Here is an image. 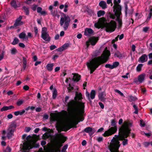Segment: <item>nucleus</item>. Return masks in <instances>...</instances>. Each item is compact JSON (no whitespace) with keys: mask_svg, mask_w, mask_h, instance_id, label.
<instances>
[{"mask_svg":"<svg viewBox=\"0 0 152 152\" xmlns=\"http://www.w3.org/2000/svg\"><path fill=\"white\" fill-rule=\"evenodd\" d=\"M99 39L98 37H93L89 39V42L93 46L95 45Z\"/></svg>","mask_w":152,"mask_h":152,"instance_id":"obj_20","label":"nucleus"},{"mask_svg":"<svg viewBox=\"0 0 152 152\" xmlns=\"http://www.w3.org/2000/svg\"><path fill=\"white\" fill-rule=\"evenodd\" d=\"M69 43H66L62 46V48L64 50L66 49L69 47Z\"/></svg>","mask_w":152,"mask_h":152,"instance_id":"obj_40","label":"nucleus"},{"mask_svg":"<svg viewBox=\"0 0 152 152\" xmlns=\"http://www.w3.org/2000/svg\"><path fill=\"white\" fill-rule=\"evenodd\" d=\"M105 66L106 68H109L111 69H113L112 65H111L110 64H105Z\"/></svg>","mask_w":152,"mask_h":152,"instance_id":"obj_49","label":"nucleus"},{"mask_svg":"<svg viewBox=\"0 0 152 152\" xmlns=\"http://www.w3.org/2000/svg\"><path fill=\"white\" fill-rule=\"evenodd\" d=\"M46 27H44L42 28L41 37L45 41L49 42L50 40L51 37L48 33Z\"/></svg>","mask_w":152,"mask_h":152,"instance_id":"obj_9","label":"nucleus"},{"mask_svg":"<svg viewBox=\"0 0 152 152\" xmlns=\"http://www.w3.org/2000/svg\"><path fill=\"white\" fill-rule=\"evenodd\" d=\"M140 122L141 126L142 127H144L145 125V124L143 122V120H140Z\"/></svg>","mask_w":152,"mask_h":152,"instance_id":"obj_53","label":"nucleus"},{"mask_svg":"<svg viewBox=\"0 0 152 152\" xmlns=\"http://www.w3.org/2000/svg\"><path fill=\"white\" fill-rule=\"evenodd\" d=\"M51 120L53 121H57L59 118V115L56 113H51L50 114Z\"/></svg>","mask_w":152,"mask_h":152,"instance_id":"obj_17","label":"nucleus"},{"mask_svg":"<svg viewBox=\"0 0 152 152\" xmlns=\"http://www.w3.org/2000/svg\"><path fill=\"white\" fill-rule=\"evenodd\" d=\"M94 33L93 30L91 28H86L84 31V34L88 36L89 34H91Z\"/></svg>","mask_w":152,"mask_h":152,"instance_id":"obj_21","label":"nucleus"},{"mask_svg":"<svg viewBox=\"0 0 152 152\" xmlns=\"http://www.w3.org/2000/svg\"><path fill=\"white\" fill-rule=\"evenodd\" d=\"M143 66V64H139L136 67V70L137 72H140L141 70V68Z\"/></svg>","mask_w":152,"mask_h":152,"instance_id":"obj_35","label":"nucleus"},{"mask_svg":"<svg viewBox=\"0 0 152 152\" xmlns=\"http://www.w3.org/2000/svg\"><path fill=\"white\" fill-rule=\"evenodd\" d=\"M8 110V106H4L1 109V111H6Z\"/></svg>","mask_w":152,"mask_h":152,"instance_id":"obj_52","label":"nucleus"},{"mask_svg":"<svg viewBox=\"0 0 152 152\" xmlns=\"http://www.w3.org/2000/svg\"><path fill=\"white\" fill-rule=\"evenodd\" d=\"M50 49L51 50H53L56 48H57V47L55 45H52L50 46Z\"/></svg>","mask_w":152,"mask_h":152,"instance_id":"obj_57","label":"nucleus"},{"mask_svg":"<svg viewBox=\"0 0 152 152\" xmlns=\"http://www.w3.org/2000/svg\"><path fill=\"white\" fill-rule=\"evenodd\" d=\"M19 37L20 39H28V37L26 36V34L24 32H22L20 33L19 35Z\"/></svg>","mask_w":152,"mask_h":152,"instance_id":"obj_24","label":"nucleus"},{"mask_svg":"<svg viewBox=\"0 0 152 152\" xmlns=\"http://www.w3.org/2000/svg\"><path fill=\"white\" fill-rule=\"evenodd\" d=\"M17 52L16 49L15 48H13L11 50V54L12 55H15Z\"/></svg>","mask_w":152,"mask_h":152,"instance_id":"obj_41","label":"nucleus"},{"mask_svg":"<svg viewBox=\"0 0 152 152\" xmlns=\"http://www.w3.org/2000/svg\"><path fill=\"white\" fill-rule=\"evenodd\" d=\"M24 102L23 100H20L18 101L16 103L17 105L18 106H20Z\"/></svg>","mask_w":152,"mask_h":152,"instance_id":"obj_48","label":"nucleus"},{"mask_svg":"<svg viewBox=\"0 0 152 152\" xmlns=\"http://www.w3.org/2000/svg\"><path fill=\"white\" fill-rule=\"evenodd\" d=\"M125 15L126 16V15H127V10L128 9V5L127 4H125Z\"/></svg>","mask_w":152,"mask_h":152,"instance_id":"obj_51","label":"nucleus"},{"mask_svg":"<svg viewBox=\"0 0 152 152\" xmlns=\"http://www.w3.org/2000/svg\"><path fill=\"white\" fill-rule=\"evenodd\" d=\"M108 16H109L110 18L113 19H114L115 18L116 16L115 14H114L111 13L110 12L108 15Z\"/></svg>","mask_w":152,"mask_h":152,"instance_id":"obj_38","label":"nucleus"},{"mask_svg":"<svg viewBox=\"0 0 152 152\" xmlns=\"http://www.w3.org/2000/svg\"><path fill=\"white\" fill-rule=\"evenodd\" d=\"M11 4L12 6L13 7L15 8H17L18 7L15 0H12L11 1Z\"/></svg>","mask_w":152,"mask_h":152,"instance_id":"obj_31","label":"nucleus"},{"mask_svg":"<svg viewBox=\"0 0 152 152\" xmlns=\"http://www.w3.org/2000/svg\"><path fill=\"white\" fill-rule=\"evenodd\" d=\"M148 59L147 55L146 54H143L139 58L138 61H140L141 63H143L147 61Z\"/></svg>","mask_w":152,"mask_h":152,"instance_id":"obj_19","label":"nucleus"},{"mask_svg":"<svg viewBox=\"0 0 152 152\" xmlns=\"http://www.w3.org/2000/svg\"><path fill=\"white\" fill-rule=\"evenodd\" d=\"M111 126H112L108 130L105 131L103 134L105 137L111 135L116 132L117 131V127L116 125L115 119H112L111 121Z\"/></svg>","mask_w":152,"mask_h":152,"instance_id":"obj_5","label":"nucleus"},{"mask_svg":"<svg viewBox=\"0 0 152 152\" xmlns=\"http://www.w3.org/2000/svg\"><path fill=\"white\" fill-rule=\"evenodd\" d=\"M14 130L13 129H11L9 132L7 134V137L8 138H10L11 137V136L14 133Z\"/></svg>","mask_w":152,"mask_h":152,"instance_id":"obj_36","label":"nucleus"},{"mask_svg":"<svg viewBox=\"0 0 152 152\" xmlns=\"http://www.w3.org/2000/svg\"><path fill=\"white\" fill-rule=\"evenodd\" d=\"M98 104H99V105L100 107L102 109H104V104L102 103L101 102H99Z\"/></svg>","mask_w":152,"mask_h":152,"instance_id":"obj_59","label":"nucleus"},{"mask_svg":"<svg viewBox=\"0 0 152 152\" xmlns=\"http://www.w3.org/2000/svg\"><path fill=\"white\" fill-rule=\"evenodd\" d=\"M97 140L99 142H102L103 140V138L102 137H99L98 138Z\"/></svg>","mask_w":152,"mask_h":152,"instance_id":"obj_61","label":"nucleus"},{"mask_svg":"<svg viewBox=\"0 0 152 152\" xmlns=\"http://www.w3.org/2000/svg\"><path fill=\"white\" fill-rule=\"evenodd\" d=\"M114 56H117L118 58L119 59H121L122 58V56L121 53L118 51H117L114 53Z\"/></svg>","mask_w":152,"mask_h":152,"instance_id":"obj_30","label":"nucleus"},{"mask_svg":"<svg viewBox=\"0 0 152 152\" xmlns=\"http://www.w3.org/2000/svg\"><path fill=\"white\" fill-rule=\"evenodd\" d=\"M39 137V136H37L36 134H33L32 137L33 139L32 144H31L30 141L25 142L23 143V150H29L32 149L33 148H38L39 146V144L36 143V142L38 140Z\"/></svg>","mask_w":152,"mask_h":152,"instance_id":"obj_4","label":"nucleus"},{"mask_svg":"<svg viewBox=\"0 0 152 152\" xmlns=\"http://www.w3.org/2000/svg\"><path fill=\"white\" fill-rule=\"evenodd\" d=\"M23 23H24L23 22H18L15 20V22L13 25V26L16 27L22 25Z\"/></svg>","mask_w":152,"mask_h":152,"instance_id":"obj_32","label":"nucleus"},{"mask_svg":"<svg viewBox=\"0 0 152 152\" xmlns=\"http://www.w3.org/2000/svg\"><path fill=\"white\" fill-rule=\"evenodd\" d=\"M96 130L95 129L90 127H88L85 128L82 131L83 132H85L86 133H88L90 136H92Z\"/></svg>","mask_w":152,"mask_h":152,"instance_id":"obj_13","label":"nucleus"},{"mask_svg":"<svg viewBox=\"0 0 152 152\" xmlns=\"http://www.w3.org/2000/svg\"><path fill=\"white\" fill-rule=\"evenodd\" d=\"M69 87L67 88V89L69 92H70L74 90V87L71 86V84L69 83Z\"/></svg>","mask_w":152,"mask_h":152,"instance_id":"obj_43","label":"nucleus"},{"mask_svg":"<svg viewBox=\"0 0 152 152\" xmlns=\"http://www.w3.org/2000/svg\"><path fill=\"white\" fill-rule=\"evenodd\" d=\"M62 14L64 16V17H61L60 20V24L61 26H62L64 23L63 27L64 30L66 31L68 28L71 21L70 19L68 16H66V15L64 13Z\"/></svg>","mask_w":152,"mask_h":152,"instance_id":"obj_7","label":"nucleus"},{"mask_svg":"<svg viewBox=\"0 0 152 152\" xmlns=\"http://www.w3.org/2000/svg\"><path fill=\"white\" fill-rule=\"evenodd\" d=\"M57 91L55 89L54 90V91L53 93V99H54L56 98V95H57Z\"/></svg>","mask_w":152,"mask_h":152,"instance_id":"obj_46","label":"nucleus"},{"mask_svg":"<svg viewBox=\"0 0 152 152\" xmlns=\"http://www.w3.org/2000/svg\"><path fill=\"white\" fill-rule=\"evenodd\" d=\"M115 91L116 92L118 93L121 96H124V94L122 93L120 91L118 90L117 89L115 90Z\"/></svg>","mask_w":152,"mask_h":152,"instance_id":"obj_47","label":"nucleus"},{"mask_svg":"<svg viewBox=\"0 0 152 152\" xmlns=\"http://www.w3.org/2000/svg\"><path fill=\"white\" fill-rule=\"evenodd\" d=\"M34 32L35 34V36H38L39 35L38 34V30L37 28V27H34Z\"/></svg>","mask_w":152,"mask_h":152,"instance_id":"obj_45","label":"nucleus"},{"mask_svg":"<svg viewBox=\"0 0 152 152\" xmlns=\"http://www.w3.org/2000/svg\"><path fill=\"white\" fill-rule=\"evenodd\" d=\"M132 125V121L127 120L124 121L123 124L119 128V136L122 138V140H124L123 141V144L125 145L128 144V140L125 138H126L129 136V134L131 133V127Z\"/></svg>","mask_w":152,"mask_h":152,"instance_id":"obj_3","label":"nucleus"},{"mask_svg":"<svg viewBox=\"0 0 152 152\" xmlns=\"http://www.w3.org/2000/svg\"><path fill=\"white\" fill-rule=\"evenodd\" d=\"M23 89L27 91L29 89V87L27 85H25L23 87Z\"/></svg>","mask_w":152,"mask_h":152,"instance_id":"obj_64","label":"nucleus"},{"mask_svg":"<svg viewBox=\"0 0 152 152\" xmlns=\"http://www.w3.org/2000/svg\"><path fill=\"white\" fill-rule=\"evenodd\" d=\"M120 16H117V19H116V20H117L118 21L119 25H118V28H120L122 26V20L121 19H120Z\"/></svg>","mask_w":152,"mask_h":152,"instance_id":"obj_28","label":"nucleus"},{"mask_svg":"<svg viewBox=\"0 0 152 152\" xmlns=\"http://www.w3.org/2000/svg\"><path fill=\"white\" fill-rule=\"evenodd\" d=\"M128 96V99L130 102L135 101L137 100V98L136 97L132 95H129Z\"/></svg>","mask_w":152,"mask_h":152,"instance_id":"obj_23","label":"nucleus"},{"mask_svg":"<svg viewBox=\"0 0 152 152\" xmlns=\"http://www.w3.org/2000/svg\"><path fill=\"white\" fill-rule=\"evenodd\" d=\"M104 26L106 32L111 33L115 31L116 28V23L114 20H111L109 23H105Z\"/></svg>","mask_w":152,"mask_h":152,"instance_id":"obj_6","label":"nucleus"},{"mask_svg":"<svg viewBox=\"0 0 152 152\" xmlns=\"http://www.w3.org/2000/svg\"><path fill=\"white\" fill-rule=\"evenodd\" d=\"M96 94V91L94 90H92L91 91L90 94L88 91H86V97L90 102L91 103L92 102V101L91 99H94Z\"/></svg>","mask_w":152,"mask_h":152,"instance_id":"obj_11","label":"nucleus"},{"mask_svg":"<svg viewBox=\"0 0 152 152\" xmlns=\"http://www.w3.org/2000/svg\"><path fill=\"white\" fill-rule=\"evenodd\" d=\"M54 139L58 142V145H62L66 141L67 138L64 136L61 133H56L55 134V136H54Z\"/></svg>","mask_w":152,"mask_h":152,"instance_id":"obj_8","label":"nucleus"},{"mask_svg":"<svg viewBox=\"0 0 152 152\" xmlns=\"http://www.w3.org/2000/svg\"><path fill=\"white\" fill-rule=\"evenodd\" d=\"M82 99L81 93L76 91L74 99L70 100L66 104L68 112L77 120L74 124L75 128L77 127L76 125L79 122L84 120V118L82 116L84 113L85 106L84 103L82 102Z\"/></svg>","mask_w":152,"mask_h":152,"instance_id":"obj_1","label":"nucleus"},{"mask_svg":"<svg viewBox=\"0 0 152 152\" xmlns=\"http://www.w3.org/2000/svg\"><path fill=\"white\" fill-rule=\"evenodd\" d=\"M113 10L116 16H120L121 14L122 7L119 4L113 6Z\"/></svg>","mask_w":152,"mask_h":152,"instance_id":"obj_12","label":"nucleus"},{"mask_svg":"<svg viewBox=\"0 0 152 152\" xmlns=\"http://www.w3.org/2000/svg\"><path fill=\"white\" fill-rule=\"evenodd\" d=\"M99 6L102 7V9L104 10L107 8V5L106 2L103 1H100L99 4Z\"/></svg>","mask_w":152,"mask_h":152,"instance_id":"obj_22","label":"nucleus"},{"mask_svg":"<svg viewBox=\"0 0 152 152\" xmlns=\"http://www.w3.org/2000/svg\"><path fill=\"white\" fill-rule=\"evenodd\" d=\"M26 64H23V67L21 69V71H24L26 69Z\"/></svg>","mask_w":152,"mask_h":152,"instance_id":"obj_55","label":"nucleus"},{"mask_svg":"<svg viewBox=\"0 0 152 152\" xmlns=\"http://www.w3.org/2000/svg\"><path fill=\"white\" fill-rule=\"evenodd\" d=\"M145 77L146 75L145 73H142L139 75L138 77V80H135L134 82L136 83H137L138 81L140 83H142L145 80Z\"/></svg>","mask_w":152,"mask_h":152,"instance_id":"obj_15","label":"nucleus"},{"mask_svg":"<svg viewBox=\"0 0 152 152\" xmlns=\"http://www.w3.org/2000/svg\"><path fill=\"white\" fill-rule=\"evenodd\" d=\"M106 20V18L104 17L99 18V21L101 23H104Z\"/></svg>","mask_w":152,"mask_h":152,"instance_id":"obj_44","label":"nucleus"},{"mask_svg":"<svg viewBox=\"0 0 152 152\" xmlns=\"http://www.w3.org/2000/svg\"><path fill=\"white\" fill-rule=\"evenodd\" d=\"M133 107L135 110V111L134 112V113L136 114H137L138 113V108L137 107L135 104H134Z\"/></svg>","mask_w":152,"mask_h":152,"instance_id":"obj_39","label":"nucleus"},{"mask_svg":"<svg viewBox=\"0 0 152 152\" xmlns=\"http://www.w3.org/2000/svg\"><path fill=\"white\" fill-rule=\"evenodd\" d=\"M73 77L72 79V80L75 82H78L80 79L81 75L77 73H72Z\"/></svg>","mask_w":152,"mask_h":152,"instance_id":"obj_18","label":"nucleus"},{"mask_svg":"<svg viewBox=\"0 0 152 152\" xmlns=\"http://www.w3.org/2000/svg\"><path fill=\"white\" fill-rule=\"evenodd\" d=\"M56 50L59 52H61L64 50V49L62 48V46L56 49Z\"/></svg>","mask_w":152,"mask_h":152,"instance_id":"obj_58","label":"nucleus"},{"mask_svg":"<svg viewBox=\"0 0 152 152\" xmlns=\"http://www.w3.org/2000/svg\"><path fill=\"white\" fill-rule=\"evenodd\" d=\"M22 9L24 10L25 15H28L29 14V7L23 6L22 7Z\"/></svg>","mask_w":152,"mask_h":152,"instance_id":"obj_25","label":"nucleus"},{"mask_svg":"<svg viewBox=\"0 0 152 152\" xmlns=\"http://www.w3.org/2000/svg\"><path fill=\"white\" fill-rule=\"evenodd\" d=\"M53 63L48 64L46 66V68L49 71H51L53 70Z\"/></svg>","mask_w":152,"mask_h":152,"instance_id":"obj_27","label":"nucleus"},{"mask_svg":"<svg viewBox=\"0 0 152 152\" xmlns=\"http://www.w3.org/2000/svg\"><path fill=\"white\" fill-rule=\"evenodd\" d=\"M19 42L18 39L17 37H15L13 42L11 44L13 45H15L17 44Z\"/></svg>","mask_w":152,"mask_h":152,"instance_id":"obj_33","label":"nucleus"},{"mask_svg":"<svg viewBox=\"0 0 152 152\" xmlns=\"http://www.w3.org/2000/svg\"><path fill=\"white\" fill-rule=\"evenodd\" d=\"M25 112V110H22V111H18L15 112L14 114L15 116H18L19 115H22Z\"/></svg>","mask_w":152,"mask_h":152,"instance_id":"obj_26","label":"nucleus"},{"mask_svg":"<svg viewBox=\"0 0 152 152\" xmlns=\"http://www.w3.org/2000/svg\"><path fill=\"white\" fill-rule=\"evenodd\" d=\"M68 148V145L66 144L63 147L61 150V152H64Z\"/></svg>","mask_w":152,"mask_h":152,"instance_id":"obj_50","label":"nucleus"},{"mask_svg":"<svg viewBox=\"0 0 152 152\" xmlns=\"http://www.w3.org/2000/svg\"><path fill=\"white\" fill-rule=\"evenodd\" d=\"M106 96V94L105 91L99 93L98 95L99 99L102 102H104L106 100V99L105 98Z\"/></svg>","mask_w":152,"mask_h":152,"instance_id":"obj_16","label":"nucleus"},{"mask_svg":"<svg viewBox=\"0 0 152 152\" xmlns=\"http://www.w3.org/2000/svg\"><path fill=\"white\" fill-rule=\"evenodd\" d=\"M105 14V12L104 10H100L97 13V17H99L102 16H103Z\"/></svg>","mask_w":152,"mask_h":152,"instance_id":"obj_29","label":"nucleus"},{"mask_svg":"<svg viewBox=\"0 0 152 152\" xmlns=\"http://www.w3.org/2000/svg\"><path fill=\"white\" fill-rule=\"evenodd\" d=\"M110 55V51L106 47L101 56L94 58L89 62H87L86 65L88 69L90 70V73H93L99 65L106 63L108 60Z\"/></svg>","mask_w":152,"mask_h":152,"instance_id":"obj_2","label":"nucleus"},{"mask_svg":"<svg viewBox=\"0 0 152 152\" xmlns=\"http://www.w3.org/2000/svg\"><path fill=\"white\" fill-rule=\"evenodd\" d=\"M144 134L146 136L148 137L149 138L150 137L151 135V132H149L148 133H145V132H144Z\"/></svg>","mask_w":152,"mask_h":152,"instance_id":"obj_60","label":"nucleus"},{"mask_svg":"<svg viewBox=\"0 0 152 152\" xmlns=\"http://www.w3.org/2000/svg\"><path fill=\"white\" fill-rule=\"evenodd\" d=\"M111 143H110L109 146V148L110 151L111 152H115V138L114 137L111 140Z\"/></svg>","mask_w":152,"mask_h":152,"instance_id":"obj_14","label":"nucleus"},{"mask_svg":"<svg viewBox=\"0 0 152 152\" xmlns=\"http://www.w3.org/2000/svg\"><path fill=\"white\" fill-rule=\"evenodd\" d=\"M100 51L99 50H96L94 53L93 56L95 58L97 57V56L99 55Z\"/></svg>","mask_w":152,"mask_h":152,"instance_id":"obj_37","label":"nucleus"},{"mask_svg":"<svg viewBox=\"0 0 152 152\" xmlns=\"http://www.w3.org/2000/svg\"><path fill=\"white\" fill-rule=\"evenodd\" d=\"M42 8L40 7H38L37 9V11L38 13H40L42 10Z\"/></svg>","mask_w":152,"mask_h":152,"instance_id":"obj_62","label":"nucleus"},{"mask_svg":"<svg viewBox=\"0 0 152 152\" xmlns=\"http://www.w3.org/2000/svg\"><path fill=\"white\" fill-rule=\"evenodd\" d=\"M150 144V143L148 142H145L144 144L143 145L145 147H147Z\"/></svg>","mask_w":152,"mask_h":152,"instance_id":"obj_56","label":"nucleus"},{"mask_svg":"<svg viewBox=\"0 0 152 152\" xmlns=\"http://www.w3.org/2000/svg\"><path fill=\"white\" fill-rule=\"evenodd\" d=\"M73 127V126H72L68 124H65L62 126H61L59 124L58 126H56L58 132H60L62 131L66 132Z\"/></svg>","mask_w":152,"mask_h":152,"instance_id":"obj_10","label":"nucleus"},{"mask_svg":"<svg viewBox=\"0 0 152 152\" xmlns=\"http://www.w3.org/2000/svg\"><path fill=\"white\" fill-rule=\"evenodd\" d=\"M19 45L20 47L23 48H24L25 47V45L22 43H20L19 44Z\"/></svg>","mask_w":152,"mask_h":152,"instance_id":"obj_63","label":"nucleus"},{"mask_svg":"<svg viewBox=\"0 0 152 152\" xmlns=\"http://www.w3.org/2000/svg\"><path fill=\"white\" fill-rule=\"evenodd\" d=\"M22 18V16H20L18 18H17L16 21H17L18 22H23L22 21H21V20Z\"/></svg>","mask_w":152,"mask_h":152,"instance_id":"obj_54","label":"nucleus"},{"mask_svg":"<svg viewBox=\"0 0 152 152\" xmlns=\"http://www.w3.org/2000/svg\"><path fill=\"white\" fill-rule=\"evenodd\" d=\"M62 146V145L61 144H59L57 145V147L56 149V151L57 152H60L61 150L60 149V148Z\"/></svg>","mask_w":152,"mask_h":152,"instance_id":"obj_42","label":"nucleus"},{"mask_svg":"<svg viewBox=\"0 0 152 152\" xmlns=\"http://www.w3.org/2000/svg\"><path fill=\"white\" fill-rule=\"evenodd\" d=\"M119 65V63L118 61H115L113 62V65H112L113 69L116 68Z\"/></svg>","mask_w":152,"mask_h":152,"instance_id":"obj_34","label":"nucleus"}]
</instances>
